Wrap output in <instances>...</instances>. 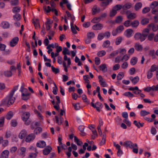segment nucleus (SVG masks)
Instances as JSON below:
<instances>
[{
    "instance_id": "obj_57",
    "label": "nucleus",
    "mask_w": 158,
    "mask_h": 158,
    "mask_svg": "<svg viewBox=\"0 0 158 158\" xmlns=\"http://www.w3.org/2000/svg\"><path fill=\"white\" fill-rule=\"evenodd\" d=\"M66 13L67 14L68 18H70L72 20H73L74 19L75 17L73 16H72L71 14L68 11H66Z\"/></svg>"
},
{
    "instance_id": "obj_7",
    "label": "nucleus",
    "mask_w": 158,
    "mask_h": 158,
    "mask_svg": "<svg viewBox=\"0 0 158 158\" xmlns=\"http://www.w3.org/2000/svg\"><path fill=\"white\" fill-rule=\"evenodd\" d=\"M19 41V38L18 37H16L13 38L10 42V45L11 47H14L16 45Z\"/></svg>"
},
{
    "instance_id": "obj_31",
    "label": "nucleus",
    "mask_w": 158,
    "mask_h": 158,
    "mask_svg": "<svg viewBox=\"0 0 158 158\" xmlns=\"http://www.w3.org/2000/svg\"><path fill=\"white\" fill-rule=\"evenodd\" d=\"M155 34L153 33H151L149 34L147 36L148 40L150 41H153V40Z\"/></svg>"
},
{
    "instance_id": "obj_33",
    "label": "nucleus",
    "mask_w": 158,
    "mask_h": 158,
    "mask_svg": "<svg viewBox=\"0 0 158 158\" xmlns=\"http://www.w3.org/2000/svg\"><path fill=\"white\" fill-rule=\"evenodd\" d=\"M137 61V58L135 57H134L132 58L130 61L131 64L133 65H135Z\"/></svg>"
},
{
    "instance_id": "obj_56",
    "label": "nucleus",
    "mask_w": 158,
    "mask_h": 158,
    "mask_svg": "<svg viewBox=\"0 0 158 158\" xmlns=\"http://www.w3.org/2000/svg\"><path fill=\"white\" fill-rule=\"evenodd\" d=\"M158 69H157V68L156 67V65H152L150 70H149V71H150L152 72H153L155 71H156L157 70H158Z\"/></svg>"
},
{
    "instance_id": "obj_32",
    "label": "nucleus",
    "mask_w": 158,
    "mask_h": 158,
    "mask_svg": "<svg viewBox=\"0 0 158 158\" xmlns=\"http://www.w3.org/2000/svg\"><path fill=\"white\" fill-rule=\"evenodd\" d=\"M131 6V4L130 3H127L122 6L123 10H125L130 8Z\"/></svg>"
},
{
    "instance_id": "obj_48",
    "label": "nucleus",
    "mask_w": 158,
    "mask_h": 158,
    "mask_svg": "<svg viewBox=\"0 0 158 158\" xmlns=\"http://www.w3.org/2000/svg\"><path fill=\"white\" fill-rule=\"evenodd\" d=\"M55 87H53V93L54 95H56L57 94V91L58 90L57 87L54 82H53Z\"/></svg>"
},
{
    "instance_id": "obj_58",
    "label": "nucleus",
    "mask_w": 158,
    "mask_h": 158,
    "mask_svg": "<svg viewBox=\"0 0 158 158\" xmlns=\"http://www.w3.org/2000/svg\"><path fill=\"white\" fill-rule=\"evenodd\" d=\"M51 68L53 72L55 73L56 74L58 73L59 72V70L58 68H56L53 66H51Z\"/></svg>"
},
{
    "instance_id": "obj_40",
    "label": "nucleus",
    "mask_w": 158,
    "mask_h": 158,
    "mask_svg": "<svg viewBox=\"0 0 158 158\" xmlns=\"http://www.w3.org/2000/svg\"><path fill=\"white\" fill-rule=\"evenodd\" d=\"M140 114L141 116L143 117L150 114V112L145 110H142L140 111Z\"/></svg>"
},
{
    "instance_id": "obj_62",
    "label": "nucleus",
    "mask_w": 158,
    "mask_h": 158,
    "mask_svg": "<svg viewBox=\"0 0 158 158\" xmlns=\"http://www.w3.org/2000/svg\"><path fill=\"white\" fill-rule=\"evenodd\" d=\"M83 78L84 80L85 81V82L87 83H89V80L87 79L89 78V76L88 75H85L83 76Z\"/></svg>"
},
{
    "instance_id": "obj_61",
    "label": "nucleus",
    "mask_w": 158,
    "mask_h": 158,
    "mask_svg": "<svg viewBox=\"0 0 158 158\" xmlns=\"http://www.w3.org/2000/svg\"><path fill=\"white\" fill-rule=\"evenodd\" d=\"M152 72L149 70L147 73V78L148 79L151 78L152 77Z\"/></svg>"
},
{
    "instance_id": "obj_45",
    "label": "nucleus",
    "mask_w": 158,
    "mask_h": 158,
    "mask_svg": "<svg viewBox=\"0 0 158 158\" xmlns=\"http://www.w3.org/2000/svg\"><path fill=\"white\" fill-rule=\"evenodd\" d=\"M113 8L117 11V10H119L122 8V6L120 4L116 5L114 6Z\"/></svg>"
},
{
    "instance_id": "obj_52",
    "label": "nucleus",
    "mask_w": 158,
    "mask_h": 158,
    "mask_svg": "<svg viewBox=\"0 0 158 158\" xmlns=\"http://www.w3.org/2000/svg\"><path fill=\"white\" fill-rule=\"evenodd\" d=\"M34 26L35 28L37 27H40V24L39 23V20L38 19H36L35 21H34L33 22Z\"/></svg>"
},
{
    "instance_id": "obj_49",
    "label": "nucleus",
    "mask_w": 158,
    "mask_h": 158,
    "mask_svg": "<svg viewBox=\"0 0 158 158\" xmlns=\"http://www.w3.org/2000/svg\"><path fill=\"white\" fill-rule=\"evenodd\" d=\"M71 25V29L72 31V32L74 34H76L77 33V31H76L75 28H74L73 25V23L72 22L70 24Z\"/></svg>"
},
{
    "instance_id": "obj_50",
    "label": "nucleus",
    "mask_w": 158,
    "mask_h": 158,
    "mask_svg": "<svg viewBox=\"0 0 158 158\" xmlns=\"http://www.w3.org/2000/svg\"><path fill=\"white\" fill-rule=\"evenodd\" d=\"M117 11L113 8L112 10L110 11V16L112 17L114 16L117 13Z\"/></svg>"
},
{
    "instance_id": "obj_28",
    "label": "nucleus",
    "mask_w": 158,
    "mask_h": 158,
    "mask_svg": "<svg viewBox=\"0 0 158 158\" xmlns=\"http://www.w3.org/2000/svg\"><path fill=\"white\" fill-rule=\"evenodd\" d=\"M21 10L20 7L19 6H15L14 7L12 11L13 13L15 14L19 13Z\"/></svg>"
},
{
    "instance_id": "obj_44",
    "label": "nucleus",
    "mask_w": 158,
    "mask_h": 158,
    "mask_svg": "<svg viewBox=\"0 0 158 158\" xmlns=\"http://www.w3.org/2000/svg\"><path fill=\"white\" fill-rule=\"evenodd\" d=\"M4 74L5 76L7 77H11L12 76V73L11 71H6L4 72Z\"/></svg>"
},
{
    "instance_id": "obj_25",
    "label": "nucleus",
    "mask_w": 158,
    "mask_h": 158,
    "mask_svg": "<svg viewBox=\"0 0 158 158\" xmlns=\"http://www.w3.org/2000/svg\"><path fill=\"white\" fill-rule=\"evenodd\" d=\"M1 25L4 29L8 28L10 26L9 23L6 21L3 22L1 24Z\"/></svg>"
},
{
    "instance_id": "obj_12",
    "label": "nucleus",
    "mask_w": 158,
    "mask_h": 158,
    "mask_svg": "<svg viewBox=\"0 0 158 158\" xmlns=\"http://www.w3.org/2000/svg\"><path fill=\"white\" fill-rule=\"evenodd\" d=\"M52 150V148L50 146H48L47 148H45L43 150V153L44 155H48L50 153Z\"/></svg>"
},
{
    "instance_id": "obj_27",
    "label": "nucleus",
    "mask_w": 158,
    "mask_h": 158,
    "mask_svg": "<svg viewBox=\"0 0 158 158\" xmlns=\"http://www.w3.org/2000/svg\"><path fill=\"white\" fill-rule=\"evenodd\" d=\"M136 17V14L134 13H131L127 15V18L128 19L132 20L135 19Z\"/></svg>"
},
{
    "instance_id": "obj_23",
    "label": "nucleus",
    "mask_w": 158,
    "mask_h": 158,
    "mask_svg": "<svg viewBox=\"0 0 158 158\" xmlns=\"http://www.w3.org/2000/svg\"><path fill=\"white\" fill-rule=\"evenodd\" d=\"M135 49L138 51H141L143 49V47L142 45L136 43L135 45Z\"/></svg>"
},
{
    "instance_id": "obj_8",
    "label": "nucleus",
    "mask_w": 158,
    "mask_h": 158,
    "mask_svg": "<svg viewBox=\"0 0 158 158\" xmlns=\"http://www.w3.org/2000/svg\"><path fill=\"white\" fill-rule=\"evenodd\" d=\"M92 26V29L94 30H101L103 27V25L100 23H96Z\"/></svg>"
},
{
    "instance_id": "obj_14",
    "label": "nucleus",
    "mask_w": 158,
    "mask_h": 158,
    "mask_svg": "<svg viewBox=\"0 0 158 158\" xmlns=\"http://www.w3.org/2000/svg\"><path fill=\"white\" fill-rule=\"evenodd\" d=\"M27 134V131L25 130H22L19 134V137L21 139L24 138Z\"/></svg>"
},
{
    "instance_id": "obj_5",
    "label": "nucleus",
    "mask_w": 158,
    "mask_h": 158,
    "mask_svg": "<svg viewBox=\"0 0 158 158\" xmlns=\"http://www.w3.org/2000/svg\"><path fill=\"white\" fill-rule=\"evenodd\" d=\"M134 38L136 40H140L142 42L144 41L146 39L144 35L139 32L136 33L134 36Z\"/></svg>"
},
{
    "instance_id": "obj_2",
    "label": "nucleus",
    "mask_w": 158,
    "mask_h": 158,
    "mask_svg": "<svg viewBox=\"0 0 158 158\" xmlns=\"http://www.w3.org/2000/svg\"><path fill=\"white\" fill-rule=\"evenodd\" d=\"M20 91L22 93V98L23 100H27L29 98L30 94L28 93V90L24 88V85L21 88Z\"/></svg>"
},
{
    "instance_id": "obj_42",
    "label": "nucleus",
    "mask_w": 158,
    "mask_h": 158,
    "mask_svg": "<svg viewBox=\"0 0 158 158\" xmlns=\"http://www.w3.org/2000/svg\"><path fill=\"white\" fill-rule=\"evenodd\" d=\"M42 129L41 127H37L34 130V134H37L40 133L42 131Z\"/></svg>"
},
{
    "instance_id": "obj_63",
    "label": "nucleus",
    "mask_w": 158,
    "mask_h": 158,
    "mask_svg": "<svg viewBox=\"0 0 158 158\" xmlns=\"http://www.w3.org/2000/svg\"><path fill=\"white\" fill-rule=\"evenodd\" d=\"M17 125V122L15 120L13 119L11 121V125L12 127H15Z\"/></svg>"
},
{
    "instance_id": "obj_1",
    "label": "nucleus",
    "mask_w": 158,
    "mask_h": 158,
    "mask_svg": "<svg viewBox=\"0 0 158 158\" xmlns=\"http://www.w3.org/2000/svg\"><path fill=\"white\" fill-rule=\"evenodd\" d=\"M18 85L15 86L10 91L9 96L5 100L4 104L7 105H12L14 102L15 98L13 97L15 92L18 89Z\"/></svg>"
},
{
    "instance_id": "obj_41",
    "label": "nucleus",
    "mask_w": 158,
    "mask_h": 158,
    "mask_svg": "<svg viewBox=\"0 0 158 158\" xmlns=\"http://www.w3.org/2000/svg\"><path fill=\"white\" fill-rule=\"evenodd\" d=\"M149 22V19L148 18H144L142 19L141 23L142 25L146 24Z\"/></svg>"
},
{
    "instance_id": "obj_19",
    "label": "nucleus",
    "mask_w": 158,
    "mask_h": 158,
    "mask_svg": "<svg viewBox=\"0 0 158 158\" xmlns=\"http://www.w3.org/2000/svg\"><path fill=\"white\" fill-rule=\"evenodd\" d=\"M125 36L128 38H129L131 37L133 33V30L131 29H129L125 31Z\"/></svg>"
},
{
    "instance_id": "obj_16",
    "label": "nucleus",
    "mask_w": 158,
    "mask_h": 158,
    "mask_svg": "<svg viewBox=\"0 0 158 158\" xmlns=\"http://www.w3.org/2000/svg\"><path fill=\"white\" fill-rule=\"evenodd\" d=\"M46 146V143L44 141H40L36 143V146L40 148H43L45 147Z\"/></svg>"
},
{
    "instance_id": "obj_21",
    "label": "nucleus",
    "mask_w": 158,
    "mask_h": 158,
    "mask_svg": "<svg viewBox=\"0 0 158 158\" xmlns=\"http://www.w3.org/2000/svg\"><path fill=\"white\" fill-rule=\"evenodd\" d=\"M142 4L140 2H139L135 4L134 8L136 11L139 10L142 7Z\"/></svg>"
},
{
    "instance_id": "obj_60",
    "label": "nucleus",
    "mask_w": 158,
    "mask_h": 158,
    "mask_svg": "<svg viewBox=\"0 0 158 158\" xmlns=\"http://www.w3.org/2000/svg\"><path fill=\"white\" fill-rule=\"evenodd\" d=\"M153 14L155 15L154 16V21L155 23H157L158 22V13H155V14Z\"/></svg>"
},
{
    "instance_id": "obj_26",
    "label": "nucleus",
    "mask_w": 158,
    "mask_h": 158,
    "mask_svg": "<svg viewBox=\"0 0 158 158\" xmlns=\"http://www.w3.org/2000/svg\"><path fill=\"white\" fill-rule=\"evenodd\" d=\"M21 15L19 13L15 14L13 15L14 19L16 21H19L21 19Z\"/></svg>"
},
{
    "instance_id": "obj_46",
    "label": "nucleus",
    "mask_w": 158,
    "mask_h": 158,
    "mask_svg": "<svg viewBox=\"0 0 158 158\" xmlns=\"http://www.w3.org/2000/svg\"><path fill=\"white\" fill-rule=\"evenodd\" d=\"M87 36L88 39H91L94 37L95 34L93 32H89L87 34Z\"/></svg>"
},
{
    "instance_id": "obj_29",
    "label": "nucleus",
    "mask_w": 158,
    "mask_h": 158,
    "mask_svg": "<svg viewBox=\"0 0 158 158\" xmlns=\"http://www.w3.org/2000/svg\"><path fill=\"white\" fill-rule=\"evenodd\" d=\"M123 40V38L122 37L119 36L116 39L115 43L116 45H118L119 44L122 40Z\"/></svg>"
},
{
    "instance_id": "obj_6",
    "label": "nucleus",
    "mask_w": 158,
    "mask_h": 158,
    "mask_svg": "<svg viewBox=\"0 0 158 158\" xmlns=\"http://www.w3.org/2000/svg\"><path fill=\"white\" fill-rule=\"evenodd\" d=\"M26 149L25 147H21L19 148L18 151L20 156L24 157L25 156Z\"/></svg>"
},
{
    "instance_id": "obj_38",
    "label": "nucleus",
    "mask_w": 158,
    "mask_h": 158,
    "mask_svg": "<svg viewBox=\"0 0 158 158\" xmlns=\"http://www.w3.org/2000/svg\"><path fill=\"white\" fill-rule=\"evenodd\" d=\"M62 54L64 55H70V52L68 49L66 48H63V50L62 52Z\"/></svg>"
},
{
    "instance_id": "obj_43",
    "label": "nucleus",
    "mask_w": 158,
    "mask_h": 158,
    "mask_svg": "<svg viewBox=\"0 0 158 158\" xmlns=\"http://www.w3.org/2000/svg\"><path fill=\"white\" fill-rule=\"evenodd\" d=\"M149 54L152 57V59H154L156 58V56L155 54V51L154 50H150L149 51Z\"/></svg>"
},
{
    "instance_id": "obj_55",
    "label": "nucleus",
    "mask_w": 158,
    "mask_h": 158,
    "mask_svg": "<svg viewBox=\"0 0 158 158\" xmlns=\"http://www.w3.org/2000/svg\"><path fill=\"white\" fill-rule=\"evenodd\" d=\"M129 58V56L127 55H124L121 59V61H126L128 60Z\"/></svg>"
},
{
    "instance_id": "obj_37",
    "label": "nucleus",
    "mask_w": 158,
    "mask_h": 158,
    "mask_svg": "<svg viewBox=\"0 0 158 158\" xmlns=\"http://www.w3.org/2000/svg\"><path fill=\"white\" fill-rule=\"evenodd\" d=\"M74 142L77 144L78 145L81 146L82 144V142L80 141L79 139L76 136H74Z\"/></svg>"
},
{
    "instance_id": "obj_34",
    "label": "nucleus",
    "mask_w": 158,
    "mask_h": 158,
    "mask_svg": "<svg viewBox=\"0 0 158 158\" xmlns=\"http://www.w3.org/2000/svg\"><path fill=\"white\" fill-rule=\"evenodd\" d=\"M149 32V30L148 28L144 29L142 31V34L144 35L145 37L146 38V37L148 35Z\"/></svg>"
},
{
    "instance_id": "obj_53",
    "label": "nucleus",
    "mask_w": 158,
    "mask_h": 158,
    "mask_svg": "<svg viewBox=\"0 0 158 158\" xmlns=\"http://www.w3.org/2000/svg\"><path fill=\"white\" fill-rule=\"evenodd\" d=\"M104 35L103 33H99L98 36V38H97L98 40H102L104 38Z\"/></svg>"
},
{
    "instance_id": "obj_3",
    "label": "nucleus",
    "mask_w": 158,
    "mask_h": 158,
    "mask_svg": "<svg viewBox=\"0 0 158 158\" xmlns=\"http://www.w3.org/2000/svg\"><path fill=\"white\" fill-rule=\"evenodd\" d=\"M30 116V114L27 112L23 113L22 116V119L25 122V124L26 125H30L31 122V120H28Z\"/></svg>"
},
{
    "instance_id": "obj_9",
    "label": "nucleus",
    "mask_w": 158,
    "mask_h": 158,
    "mask_svg": "<svg viewBox=\"0 0 158 158\" xmlns=\"http://www.w3.org/2000/svg\"><path fill=\"white\" fill-rule=\"evenodd\" d=\"M35 138V135L34 134H29L26 138L25 141L27 142H30L33 141Z\"/></svg>"
},
{
    "instance_id": "obj_47",
    "label": "nucleus",
    "mask_w": 158,
    "mask_h": 158,
    "mask_svg": "<svg viewBox=\"0 0 158 158\" xmlns=\"http://www.w3.org/2000/svg\"><path fill=\"white\" fill-rule=\"evenodd\" d=\"M150 10V9L149 7H145L143 9L142 12L143 14H145L148 12Z\"/></svg>"
},
{
    "instance_id": "obj_64",
    "label": "nucleus",
    "mask_w": 158,
    "mask_h": 158,
    "mask_svg": "<svg viewBox=\"0 0 158 158\" xmlns=\"http://www.w3.org/2000/svg\"><path fill=\"white\" fill-rule=\"evenodd\" d=\"M104 37H106L107 38H109L110 36V33L109 31H106L103 33Z\"/></svg>"
},
{
    "instance_id": "obj_36",
    "label": "nucleus",
    "mask_w": 158,
    "mask_h": 158,
    "mask_svg": "<svg viewBox=\"0 0 158 158\" xmlns=\"http://www.w3.org/2000/svg\"><path fill=\"white\" fill-rule=\"evenodd\" d=\"M124 76L123 72H121L119 73L117 76V79L118 80H121Z\"/></svg>"
},
{
    "instance_id": "obj_51",
    "label": "nucleus",
    "mask_w": 158,
    "mask_h": 158,
    "mask_svg": "<svg viewBox=\"0 0 158 158\" xmlns=\"http://www.w3.org/2000/svg\"><path fill=\"white\" fill-rule=\"evenodd\" d=\"M106 54V52L105 51L102 50L99 52L98 53L97 55L100 57H102Z\"/></svg>"
},
{
    "instance_id": "obj_22",
    "label": "nucleus",
    "mask_w": 158,
    "mask_h": 158,
    "mask_svg": "<svg viewBox=\"0 0 158 158\" xmlns=\"http://www.w3.org/2000/svg\"><path fill=\"white\" fill-rule=\"evenodd\" d=\"M139 22L137 20H135L131 23V26L134 28H136L139 25Z\"/></svg>"
},
{
    "instance_id": "obj_59",
    "label": "nucleus",
    "mask_w": 158,
    "mask_h": 158,
    "mask_svg": "<svg viewBox=\"0 0 158 158\" xmlns=\"http://www.w3.org/2000/svg\"><path fill=\"white\" fill-rule=\"evenodd\" d=\"M131 21L129 20L126 21L124 23V25L126 27H128L131 25Z\"/></svg>"
},
{
    "instance_id": "obj_18",
    "label": "nucleus",
    "mask_w": 158,
    "mask_h": 158,
    "mask_svg": "<svg viewBox=\"0 0 158 158\" xmlns=\"http://www.w3.org/2000/svg\"><path fill=\"white\" fill-rule=\"evenodd\" d=\"M9 154V151L7 150H5L2 152L1 158H8Z\"/></svg>"
},
{
    "instance_id": "obj_4",
    "label": "nucleus",
    "mask_w": 158,
    "mask_h": 158,
    "mask_svg": "<svg viewBox=\"0 0 158 158\" xmlns=\"http://www.w3.org/2000/svg\"><path fill=\"white\" fill-rule=\"evenodd\" d=\"M150 7L152 9L151 12L152 14L158 12V1H154L150 5Z\"/></svg>"
},
{
    "instance_id": "obj_10",
    "label": "nucleus",
    "mask_w": 158,
    "mask_h": 158,
    "mask_svg": "<svg viewBox=\"0 0 158 158\" xmlns=\"http://www.w3.org/2000/svg\"><path fill=\"white\" fill-rule=\"evenodd\" d=\"M123 145L126 147H129L131 148H133L134 147V144L130 141H125L124 142Z\"/></svg>"
},
{
    "instance_id": "obj_13",
    "label": "nucleus",
    "mask_w": 158,
    "mask_h": 158,
    "mask_svg": "<svg viewBox=\"0 0 158 158\" xmlns=\"http://www.w3.org/2000/svg\"><path fill=\"white\" fill-rule=\"evenodd\" d=\"M149 28L151 27L153 31H156L158 29V25H155L154 23H151L148 26Z\"/></svg>"
},
{
    "instance_id": "obj_35",
    "label": "nucleus",
    "mask_w": 158,
    "mask_h": 158,
    "mask_svg": "<svg viewBox=\"0 0 158 158\" xmlns=\"http://www.w3.org/2000/svg\"><path fill=\"white\" fill-rule=\"evenodd\" d=\"M101 19L100 17H95L93 18L91 20V22L93 23H98L99 22Z\"/></svg>"
},
{
    "instance_id": "obj_17",
    "label": "nucleus",
    "mask_w": 158,
    "mask_h": 158,
    "mask_svg": "<svg viewBox=\"0 0 158 158\" xmlns=\"http://www.w3.org/2000/svg\"><path fill=\"white\" fill-rule=\"evenodd\" d=\"M130 79L132 83L135 85L139 81V78L138 76H136L134 77H130Z\"/></svg>"
},
{
    "instance_id": "obj_24",
    "label": "nucleus",
    "mask_w": 158,
    "mask_h": 158,
    "mask_svg": "<svg viewBox=\"0 0 158 158\" xmlns=\"http://www.w3.org/2000/svg\"><path fill=\"white\" fill-rule=\"evenodd\" d=\"M35 151V153H30L29 155V158H36L37 156V154L38 153V152L37 151L36 148H34Z\"/></svg>"
},
{
    "instance_id": "obj_20",
    "label": "nucleus",
    "mask_w": 158,
    "mask_h": 158,
    "mask_svg": "<svg viewBox=\"0 0 158 158\" xmlns=\"http://www.w3.org/2000/svg\"><path fill=\"white\" fill-rule=\"evenodd\" d=\"M112 2V0H107L106 1L102 2L100 3V5L102 7L106 6L109 4L110 3H111Z\"/></svg>"
},
{
    "instance_id": "obj_15",
    "label": "nucleus",
    "mask_w": 158,
    "mask_h": 158,
    "mask_svg": "<svg viewBox=\"0 0 158 158\" xmlns=\"http://www.w3.org/2000/svg\"><path fill=\"white\" fill-rule=\"evenodd\" d=\"M98 67L99 69L102 71L103 73L106 72L107 70V68L106 66V64H101Z\"/></svg>"
},
{
    "instance_id": "obj_39",
    "label": "nucleus",
    "mask_w": 158,
    "mask_h": 158,
    "mask_svg": "<svg viewBox=\"0 0 158 158\" xmlns=\"http://www.w3.org/2000/svg\"><path fill=\"white\" fill-rule=\"evenodd\" d=\"M123 18L122 16H119L117 17L115 20L116 23H121L123 21Z\"/></svg>"
},
{
    "instance_id": "obj_54",
    "label": "nucleus",
    "mask_w": 158,
    "mask_h": 158,
    "mask_svg": "<svg viewBox=\"0 0 158 158\" xmlns=\"http://www.w3.org/2000/svg\"><path fill=\"white\" fill-rule=\"evenodd\" d=\"M118 31V32L119 33L122 32L124 29V27L123 25H120L116 29Z\"/></svg>"
},
{
    "instance_id": "obj_11",
    "label": "nucleus",
    "mask_w": 158,
    "mask_h": 158,
    "mask_svg": "<svg viewBox=\"0 0 158 158\" xmlns=\"http://www.w3.org/2000/svg\"><path fill=\"white\" fill-rule=\"evenodd\" d=\"M110 44V41L106 40L104 42L102 46L103 48H108L109 47V48H110V50H112V47L111 46H109Z\"/></svg>"
},
{
    "instance_id": "obj_30",
    "label": "nucleus",
    "mask_w": 158,
    "mask_h": 158,
    "mask_svg": "<svg viewBox=\"0 0 158 158\" xmlns=\"http://www.w3.org/2000/svg\"><path fill=\"white\" fill-rule=\"evenodd\" d=\"M13 114L11 111H9L6 115L5 118L8 120H10L13 117Z\"/></svg>"
}]
</instances>
